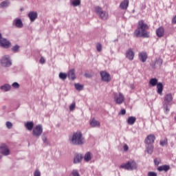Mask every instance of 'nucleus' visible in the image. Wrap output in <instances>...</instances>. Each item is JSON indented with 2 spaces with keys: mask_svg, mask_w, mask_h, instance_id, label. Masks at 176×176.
I'll return each instance as SVG.
<instances>
[{
  "mask_svg": "<svg viewBox=\"0 0 176 176\" xmlns=\"http://www.w3.org/2000/svg\"><path fill=\"white\" fill-rule=\"evenodd\" d=\"M148 29L149 26L144 23V21L140 20L138 23L137 29L134 31V36L137 38H149V34L146 31Z\"/></svg>",
  "mask_w": 176,
  "mask_h": 176,
  "instance_id": "f257e3e1",
  "label": "nucleus"
},
{
  "mask_svg": "<svg viewBox=\"0 0 176 176\" xmlns=\"http://www.w3.org/2000/svg\"><path fill=\"white\" fill-rule=\"evenodd\" d=\"M68 140L69 144L74 146H82L85 142V140L80 132L74 133L72 136H69Z\"/></svg>",
  "mask_w": 176,
  "mask_h": 176,
  "instance_id": "f03ea898",
  "label": "nucleus"
},
{
  "mask_svg": "<svg viewBox=\"0 0 176 176\" xmlns=\"http://www.w3.org/2000/svg\"><path fill=\"white\" fill-rule=\"evenodd\" d=\"M138 167V164L134 160H129L126 164H122L120 166L121 168L131 171L137 170Z\"/></svg>",
  "mask_w": 176,
  "mask_h": 176,
  "instance_id": "7ed1b4c3",
  "label": "nucleus"
},
{
  "mask_svg": "<svg viewBox=\"0 0 176 176\" xmlns=\"http://www.w3.org/2000/svg\"><path fill=\"white\" fill-rule=\"evenodd\" d=\"M95 12L102 20H107L109 18V14L107 12L104 11L100 6H96L94 8Z\"/></svg>",
  "mask_w": 176,
  "mask_h": 176,
  "instance_id": "20e7f679",
  "label": "nucleus"
},
{
  "mask_svg": "<svg viewBox=\"0 0 176 176\" xmlns=\"http://www.w3.org/2000/svg\"><path fill=\"white\" fill-rule=\"evenodd\" d=\"M100 75L102 81L105 82L107 83L111 82V74H109V73H107V71H100Z\"/></svg>",
  "mask_w": 176,
  "mask_h": 176,
  "instance_id": "39448f33",
  "label": "nucleus"
},
{
  "mask_svg": "<svg viewBox=\"0 0 176 176\" xmlns=\"http://www.w3.org/2000/svg\"><path fill=\"white\" fill-rule=\"evenodd\" d=\"M1 65L4 67H9L12 65V60L9 55H4L1 58Z\"/></svg>",
  "mask_w": 176,
  "mask_h": 176,
  "instance_id": "423d86ee",
  "label": "nucleus"
},
{
  "mask_svg": "<svg viewBox=\"0 0 176 176\" xmlns=\"http://www.w3.org/2000/svg\"><path fill=\"white\" fill-rule=\"evenodd\" d=\"M43 132V129L42 125H36L34 129H33V136L38 138L42 135Z\"/></svg>",
  "mask_w": 176,
  "mask_h": 176,
  "instance_id": "0eeeda50",
  "label": "nucleus"
},
{
  "mask_svg": "<svg viewBox=\"0 0 176 176\" xmlns=\"http://www.w3.org/2000/svg\"><path fill=\"white\" fill-rule=\"evenodd\" d=\"M0 46L4 49H8L12 46V43L6 38H3L0 39Z\"/></svg>",
  "mask_w": 176,
  "mask_h": 176,
  "instance_id": "6e6552de",
  "label": "nucleus"
},
{
  "mask_svg": "<svg viewBox=\"0 0 176 176\" xmlns=\"http://www.w3.org/2000/svg\"><path fill=\"white\" fill-rule=\"evenodd\" d=\"M114 99L116 104H121L124 101V96L122 94H120V92L118 96V94H114Z\"/></svg>",
  "mask_w": 176,
  "mask_h": 176,
  "instance_id": "1a4fd4ad",
  "label": "nucleus"
},
{
  "mask_svg": "<svg viewBox=\"0 0 176 176\" xmlns=\"http://www.w3.org/2000/svg\"><path fill=\"white\" fill-rule=\"evenodd\" d=\"M156 138L154 135H148L144 141L145 144H151L153 145V144L155 142Z\"/></svg>",
  "mask_w": 176,
  "mask_h": 176,
  "instance_id": "9d476101",
  "label": "nucleus"
},
{
  "mask_svg": "<svg viewBox=\"0 0 176 176\" xmlns=\"http://www.w3.org/2000/svg\"><path fill=\"white\" fill-rule=\"evenodd\" d=\"M28 17L30 19V22H34L38 18V12L35 11H30L29 12V14H28Z\"/></svg>",
  "mask_w": 176,
  "mask_h": 176,
  "instance_id": "9b49d317",
  "label": "nucleus"
},
{
  "mask_svg": "<svg viewBox=\"0 0 176 176\" xmlns=\"http://www.w3.org/2000/svg\"><path fill=\"white\" fill-rule=\"evenodd\" d=\"M135 56V52L131 48H129L126 52V58L129 60H133Z\"/></svg>",
  "mask_w": 176,
  "mask_h": 176,
  "instance_id": "f8f14e48",
  "label": "nucleus"
},
{
  "mask_svg": "<svg viewBox=\"0 0 176 176\" xmlns=\"http://www.w3.org/2000/svg\"><path fill=\"white\" fill-rule=\"evenodd\" d=\"M173 101V95L171 94H167L164 96V100L163 102V104L171 105L170 102Z\"/></svg>",
  "mask_w": 176,
  "mask_h": 176,
  "instance_id": "ddd939ff",
  "label": "nucleus"
},
{
  "mask_svg": "<svg viewBox=\"0 0 176 176\" xmlns=\"http://www.w3.org/2000/svg\"><path fill=\"white\" fill-rule=\"evenodd\" d=\"M12 25H15V27H16V28H19V29H21L23 27V23L21 19H14V21H12Z\"/></svg>",
  "mask_w": 176,
  "mask_h": 176,
  "instance_id": "4468645a",
  "label": "nucleus"
},
{
  "mask_svg": "<svg viewBox=\"0 0 176 176\" xmlns=\"http://www.w3.org/2000/svg\"><path fill=\"white\" fill-rule=\"evenodd\" d=\"M69 79L71 80H74L76 79V76L75 74V69H71L68 71L67 74Z\"/></svg>",
  "mask_w": 176,
  "mask_h": 176,
  "instance_id": "2eb2a0df",
  "label": "nucleus"
},
{
  "mask_svg": "<svg viewBox=\"0 0 176 176\" xmlns=\"http://www.w3.org/2000/svg\"><path fill=\"white\" fill-rule=\"evenodd\" d=\"M148 58V54L146 52H142L139 53V59L142 62L145 63Z\"/></svg>",
  "mask_w": 176,
  "mask_h": 176,
  "instance_id": "dca6fc26",
  "label": "nucleus"
},
{
  "mask_svg": "<svg viewBox=\"0 0 176 176\" xmlns=\"http://www.w3.org/2000/svg\"><path fill=\"white\" fill-rule=\"evenodd\" d=\"M83 159V156L82 154H76L74 155V164H79L82 162V160Z\"/></svg>",
  "mask_w": 176,
  "mask_h": 176,
  "instance_id": "f3484780",
  "label": "nucleus"
},
{
  "mask_svg": "<svg viewBox=\"0 0 176 176\" xmlns=\"http://www.w3.org/2000/svg\"><path fill=\"white\" fill-rule=\"evenodd\" d=\"M156 35L159 38H162L164 35V27H160L156 29Z\"/></svg>",
  "mask_w": 176,
  "mask_h": 176,
  "instance_id": "a211bd4d",
  "label": "nucleus"
},
{
  "mask_svg": "<svg viewBox=\"0 0 176 176\" xmlns=\"http://www.w3.org/2000/svg\"><path fill=\"white\" fill-rule=\"evenodd\" d=\"M0 153L5 156H8L10 154V151L6 146H1L0 147Z\"/></svg>",
  "mask_w": 176,
  "mask_h": 176,
  "instance_id": "6ab92c4d",
  "label": "nucleus"
},
{
  "mask_svg": "<svg viewBox=\"0 0 176 176\" xmlns=\"http://www.w3.org/2000/svg\"><path fill=\"white\" fill-rule=\"evenodd\" d=\"M129 4V0H124L122 1L120 4V8L122 10H127Z\"/></svg>",
  "mask_w": 176,
  "mask_h": 176,
  "instance_id": "aec40b11",
  "label": "nucleus"
},
{
  "mask_svg": "<svg viewBox=\"0 0 176 176\" xmlns=\"http://www.w3.org/2000/svg\"><path fill=\"white\" fill-rule=\"evenodd\" d=\"M34 124L33 121H28L26 124H25V127L28 131H31L34 129Z\"/></svg>",
  "mask_w": 176,
  "mask_h": 176,
  "instance_id": "412c9836",
  "label": "nucleus"
},
{
  "mask_svg": "<svg viewBox=\"0 0 176 176\" xmlns=\"http://www.w3.org/2000/svg\"><path fill=\"white\" fill-rule=\"evenodd\" d=\"M157 86V93L158 94H162L164 90V85L162 82H158Z\"/></svg>",
  "mask_w": 176,
  "mask_h": 176,
  "instance_id": "4be33fe9",
  "label": "nucleus"
},
{
  "mask_svg": "<svg viewBox=\"0 0 176 176\" xmlns=\"http://www.w3.org/2000/svg\"><path fill=\"white\" fill-rule=\"evenodd\" d=\"M89 124L91 127H100V122L99 121H96V120H95V118H93L90 122Z\"/></svg>",
  "mask_w": 176,
  "mask_h": 176,
  "instance_id": "5701e85b",
  "label": "nucleus"
},
{
  "mask_svg": "<svg viewBox=\"0 0 176 176\" xmlns=\"http://www.w3.org/2000/svg\"><path fill=\"white\" fill-rule=\"evenodd\" d=\"M146 150L148 154L152 155L153 153L154 146L153 144H146Z\"/></svg>",
  "mask_w": 176,
  "mask_h": 176,
  "instance_id": "b1692460",
  "label": "nucleus"
},
{
  "mask_svg": "<svg viewBox=\"0 0 176 176\" xmlns=\"http://www.w3.org/2000/svg\"><path fill=\"white\" fill-rule=\"evenodd\" d=\"M170 169V166L168 165H163L157 168V170L160 172L161 171L168 172Z\"/></svg>",
  "mask_w": 176,
  "mask_h": 176,
  "instance_id": "393cba45",
  "label": "nucleus"
},
{
  "mask_svg": "<svg viewBox=\"0 0 176 176\" xmlns=\"http://www.w3.org/2000/svg\"><path fill=\"white\" fill-rule=\"evenodd\" d=\"M136 122V117H128L127 119V124L129 125H133Z\"/></svg>",
  "mask_w": 176,
  "mask_h": 176,
  "instance_id": "a878e982",
  "label": "nucleus"
},
{
  "mask_svg": "<svg viewBox=\"0 0 176 176\" xmlns=\"http://www.w3.org/2000/svg\"><path fill=\"white\" fill-rule=\"evenodd\" d=\"M1 89L6 92L9 91L11 89V85L9 84H4L3 85H1Z\"/></svg>",
  "mask_w": 176,
  "mask_h": 176,
  "instance_id": "bb28decb",
  "label": "nucleus"
},
{
  "mask_svg": "<svg viewBox=\"0 0 176 176\" xmlns=\"http://www.w3.org/2000/svg\"><path fill=\"white\" fill-rule=\"evenodd\" d=\"M149 85H151L153 87L157 86L158 85L157 78H151V80H149Z\"/></svg>",
  "mask_w": 176,
  "mask_h": 176,
  "instance_id": "cd10ccee",
  "label": "nucleus"
},
{
  "mask_svg": "<svg viewBox=\"0 0 176 176\" xmlns=\"http://www.w3.org/2000/svg\"><path fill=\"white\" fill-rule=\"evenodd\" d=\"M81 4V1L80 0H72L71 1V5L73 7H78L79 6H80Z\"/></svg>",
  "mask_w": 176,
  "mask_h": 176,
  "instance_id": "c85d7f7f",
  "label": "nucleus"
},
{
  "mask_svg": "<svg viewBox=\"0 0 176 176\" xmlns=\"http://www.w3.org/2000/svg\"><path fill=\"white\" fill-rule=\"evenodd\" d=\"M84 160L85 162H89L90 160H91V153L90 152H87L85 154Z\"/></svg>",
  "mask_w": 176,
  "mask_h": 176,
  "instance_id": "c756f323",
  "label": "nucleus"
},
{
  "mask_svg": "<svg viewBox=\"0 0 176 176\" xmlns=\"http://www.w3.org/2000/svg\"><path fill=\"white\" fill-rule=\"evenodd\" d=\"M9 5L10 1L8 0L3 1L0 3V8L8 7Z\"/></svg>",
  "mask_w": 176,
  "mask_h": 176,
  "instance_id": "7c9ffc66",
  "label": "nucleus"
},
{
  "mask_svg": "<svg viewBox=\"0 0 176 176\" xmlns=\"http://www.w3.org/2000/svg\"><path fill=\"white\" fill-rule=\"evenodd\" d=\"M162 64H163V60L160 58L156 59L155 61V66L161 67Z\"/></svg>",
  "mask_w": 176,
  "mask_h": 176,
  "instance_id": "2f4dec72",
  "label": "nucleus"
},
{
  "mask_svg": "<svg viewBox=\"0 0 176 176\" xmlns=\"http://www.w3.org/2000/svg\"><path fill=\"white\" fill-rule=\"evenodd\" d=\"M20 46L19 45H15L12 46V48H11V50L14 53H18L19 52Z\"/></svg>",
  "mask_w": 176,
  "mask_h": 176,
  "instance_id": "473e14b6",
  "label": "nucleus"
},
{
  "mask_svg": "<svg viewBox=\"0 0 176 176\" xmlns=\"http://www.w3.org/2000/svg\"><path fill=\"white\" fill-rule=\"evenodd\" d=\"M74 87L78 91H82L83 89L84 85L77 83L74 84Z\"/></svg>",
  "mask_w": 176,
  "mask_h": 176,
  "instance_id": "72a5a7b5",
  "label": "nucleus"
},
{
  "mask_svg": "<svg viewBox=\"0 0 176 176\" xmlns=\"http://www.w3.org/2000/svg\"><path fill=\"white\" fill-rule=\"evenodd\" d=\"M67 78V74L66 73H59V78L62 80H65Z\"/></svg>",
  "mask_w": 176,
  "mask_h": 176,
  "instance_id": "f704fd0d",
  "label": "nucleus"
},
{
  "mask_svg": "<svg viewBox=\"0 0 176 176\" xmlns=\"http://www.w3.org/2000/svg\"><path fill=\"white\" fill-rule=\"evenodd\" d=\"M168 106H169V104H163V107H164V113L166 114H168V112L170 111V109H168Z\"/></svg>",
  "mask_w": 176,
  "mask_h": 176,
  "instance_id": "c9c22d12",
  "label": "nucleus"
},
{
  "mask_svg": "<svg viewBox=\"0 0 176 176\" xmlns=\"http://www.w3.org/2000/svg\"><path fill=\"white\" fill-rule=\"evenodd\" d=\"M168 144V140L165 138L164 140H160V145L162 146H164Z\"/></svg>",
  "mask_w": 176,
  "mask_h": 176,
  "instance_id": "e433bc0d",
  "label": "nucleus"
},
{
  "mask_svg": "<svg viewBox=\"0 0 176 176\" xmlns=\"http://www.w3.org/2000/svg\"><path fill=\"white\" fill-rule=\"evenodd\" d=\"M69 176H80L78 171L76 170H73Z\"/></svg>",
  "mask_w": 176,
  "mask_h": 176,
  "instance_id": "4c0bfd02",
  "label": "nucleus"
},
{
  "mask_svg": "<svg viewBox=\"0 0 176 176\" xmlns=\"http://www.w3.org/2000/svg\"><path fill=\"white\" fill-rule=\"evenodd\" d=\"M102 45L100 43H98L96 45V50L98 52H100L102 51Z\"/></svg>",
  "mask_w": 176,
  "mask_h": 176,
  "instance_id": "58836bf2",
  "label": "nucleus"
},
{
  "mask_svg": "<svg viewBox=\"0 0 176 176\" xmlns=\"http://www.w3.org/2000/svg\"><path fill=\"white\" fill-rule=\"evenodd\" d=\"M12 126L13 124L10 122V121H7V122H6V126H7V129H11Z\"/></svg>",
  "mask_w": 176,
  "mask_h": 176,
  "instance_id": "ea45409f",
  "label": "nucleus"
},
{
  "mask_svg": "<svg viewBox=\"0 0 176 176\" xmlns=\"http://www.w3.org/2000/svg\"><path fill=\"white\" fill-rule=\"evenodd\" d=\"M41 139H43V142H44V143L47 144V137L46 136V135L44 133L43 135V136H41Z\"/></svg>",
  "mask_w": 176,
  "mask_h": 176,
  "instance_id": "a19ab883",
  "label": "nucleus"
},
{
  "mask_svg": "<svg viewBox=\"0 0 176 176\" xmlns=\"http://www.w3.org/2000/svg\"><path fill=\"white\" fill-rule=\"evenodd\" d=\"M160 162H161V160L159 159V158H155V159L154 160V164H155V166H159V164H160Z\"/></svg>",
  "mask_w": 176,
  "mask_h": 176,
  "instance_id": "79ce46f5",
  "label": "nucleus"
},
{
  "mask_svg": "<svg viewBox=\"0 0 176 176\" xmlns=\"http://www.w3.org/2000/svg\"><path fill=\"white\" fill-rule=\"evenodd\" d=\"M12 86L14 87V89H19L20 87L19 82H12Z\"/></svg>",
  "mask_w": 176,
  "mask_h": 176,
  "instance_id": "37998d69",
  "label": "nucleus"
},
{
  "mask_svg": "<svg viewBox=\"0 0 176 176\" xmlns=\"http://www.w3.org/2000/svg\"><path fill=\"white\" fill-rule=\"evenodd\" d=\"M33 176H41V172L38 169L34 170V173H33Z\"/></svg>",
  "mask_w": 176,
  "mask_h": 176,
  "instance_id": "c03bdc74",
  "label": "nucleus"
},
{
  "mask_svg": "<svg viewBox=\"0 0 176 176\" xmlns=\"http://www.w3.org/2000/svg\"><path fill=\"white\" fill-rule=\"evenodd\" d=\"M76 107V103H72V104H70L69 106V111H73Z\"/></svg>",
  "mask_w": 176,
  "mask_h": 176,
  "instance_id": "a18cd8bd",
  "label": "nucleus"
},
{
  "mask_svg": "<svg viewBox=\"0 0 176 176\" xmlns=\"http://www.w3.org/2000/svg\"><path fill=\"white\" fill-rule=\"evenodd\" d=\"M126 111L125 109H122L119 113V115L124 116V115H126Z\"/></svg>",
  "mask_w": 176,
  "mask_h": 176,
  "instance_id": "49530a36",
  "label": "nucleus"
},
{
  "mask_svg": "<svg viewBox=\"0 0 176 176\" xmlns=\"http://www.w3.org/2000/svg\"><path fill=\"white\" fill-rule=\"evenodd\" d=\"M148 176H157V174L155 172H149L148 173Z\"/></svg>",
  "mask_w": 176,
  "mask_h": 176,
  "instance_id": "de8ad7c7",
  "label": "nucleus"
},
{
  "mask_svg": "<svg viewBox=\"0 0 176 176\" xmlns=\"http://www.w3.org/2000/svg\"><path fill=\"white\" fill-rule=\"evenodd\" d=\"M40 63H41L42 65L45 63V59L43 56H41V58H40Z\"/></svg>",
  "mask_w": 176,
  "mask_h": 176,
  "instance_id": "09e8293b",
  "label": "nucleus"
},
{
  "mask_svg": "<svg viewBox=\"0 0 176 176\" xmlns=\"http://www.w3.org/2000/svg\"><path fill=\"white\" fill-rule=\"evenodd\" d=\"M84 76L87 78H91L92 77L91 74H89V73H85Z\"/></svg>",
  "mask_w": 176,
  "mask_h": 176,
  "instance_id": "8fccbe9b",
  "label": "nucleus"
},
{
  "mask_svg": "<svg viewBox=\"0 0 176 176\" xmlns=\"http://www.w3.org/2000/svg\"><path fill=\"white\" fill-rule=\"evenodd\" d=\"M123 149L124 151H129V146L126 144H124L123 146Z\"/></svg>",
  "mask_w": 176,
  "mask_h": 176,
  "instance_id": "3c124183",
  "label": "nucleus"
},
{
  "mask_svg": "<svg viewBox=\"0 0 176 176\" xmlns=\"http://www.w3.org/2000/svg\"><path fill=\"white\" fill-rule=\"evenodd\" d=\"M172 23H173V24H176V14H175V16L173 17V19H172Z\"/></svg>",
  "mask_w": 176,
  "mask_h": 176,
  "instance_id": "603ef678",
  "label": "nucleus"
},
{
  "mask_svg": "<svg viewBox=\"0 0 176 176\" xmlns=\"http://www.w3.org/2000/svg\"><path fill=\"white\" fill-rule=\"evenodd\" d=\"M3 38H2V34L0 32V40H1Z\"/></svg>",
  "mask_w": 176,
  "mask_h": 176,
  "instance_id": "864d4df0",
  "label": "nucleus"
},
{
  "mask_svg": "<svg viewBox=\"0 0 176 176\" xmlns=\"http://www.w3.org/2000/svg\"><path fill=\"white\" fill-rule=\"evenodd\" d=\"M175 120L176 121V117H175Z\"/></svg>",
  "mask_w": 176,
  "mask_h": 176,
  "instance_id": "5fc2aeb1",
  "label": "nucleus"
},
{
  "mask_svg": "<svg viewBox=\"0 0 176 176\" xmlns=\"http://www.w3.org/2000/svg\"><path fill=\"white\" fill-rule=\"evenodd\" d=\"M1 158V157L0 156V159Z\"/></svg>",
  "mask_w": 176,
  "mask_h": 176,
  "instance_id": "6e6d98bb",
  "label": "nucleus"
}]
</instances>
